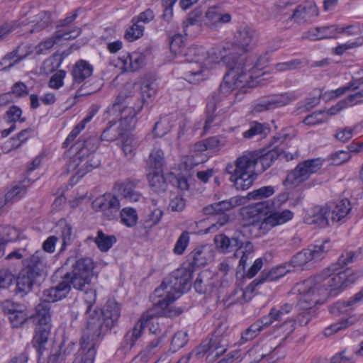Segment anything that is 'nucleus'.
Wrapping results in <instances>:
<instances>
[{"label": "nucleus", "mask_w": 363, "mask_h": 363, "mask_svg": "<svg viewBox=\"0 0 363 363\" xmlns=\"http://www.w3.org/2000/svg\"><path fill=\"white\" fill-rule=\"evenodd\" d=\"M357 257V252L346 250L336 263L303 282V299L308 306L321 303L329 296H336L340 291L353 282L354 277L348 268L337 271L353 263Z\"/></svg>", "instance_id": "nucleus-1"}, {"label": "nucleus", "mask_w": 363, "mask_h": 363, "mask_svg": "<svg viewBox=\"0 0 363 363\" xmlns=\"http://www.w3.org/2000/svg\"><path fill=\"white\" fill-rule=\"evenodd\" d=\"M282 148H264L258 151H247L238 157L234 164H228L225 171L230 175L229 180L238 191L248 189L257 179L278 158L281 157Z\"/></svg>", "instance_id": "nucleus-2"}, {"label": "nucleus", "mask_w": 363, "mask_h": 363, "mask_svg": "<svg viewBox=\"0 0 363 363\" xmlns=\"http://www.w3.org/2000/svg\"><path fill=\"white\" fill-rule=\"evenodd\" d=\"M223 62L228 70L224 76L218 90L215 92L208 101H214L216 105L229 96L231 92L238 88L249 84L251 79L257 78L258 71L263 69V66L257 61H245L237 53L229 52L222 57Z\"/></svg>", "instance_id": "nucleus-3"}, {"label": "nucleus", "mask_w": 363, "mask_h": 363, "mask_svg": "<svg viewBox=\"0 0 363 363\" xmlns=\"http://www.w3.org/2000/svg\"><path fill=\"white\" fill-rule=\"evenodd\" d=\"M273 202L267 200L243 207L240 210L243 226L257 227L259 235H265L273 228L292 219L294 213L289 210L275 211L267 216L264 210L271 208Z\"/></svg>", "instance_id": "nucleus-4"}, {"label": "nucleus", "mask_w": 363, "mask_h": 363, "mask_svg": "<svg viewBox=\"0 0 363 363\" xmlns=\"http://www.w3.org/2000/svg\"><path fill=\"white\" fill-rule=\"evenodd\" d=\"M191 278V272L181 267L162 281L151 294L150 298L155 305L164 310L189 289Z\"/></svg>", "instance_id": "nucleus-5"}, {"label": "nucleus", "mask_w": 363, "mask_h": 363, "mask_svg": "<svg viewBox=\"0 0 363 363\" xmlns=\"http://www.w3.org/2000/svg\"><path fill=\"white\" fill-rule=\"evenodd\" d=\"M120 306L114 301H108L101 313V317L92 318L87 322V327L80 340L83 348L96 350L101 335L111 329L120 317Z\"/></svg>", "instance_id": "nucleus-6"}, {"label": "nucleus", "mask_w": 363, "mask_h": 363, "mask_svg": "<svg viewBox=\"0 0 363 363\" xmlns=\"http://www.w3.org/2000/svg\"><path fill=\"white\" fill-rule=\"evenodd\" d=\"M99 145V140L96 136L80 140L71 145L70 148L75 151V154L68 164V169L69 171L75 172L73 178H82L99 166L100 160L94 155Z\"/></svg>", "instance_id": "nucleus-7"}, {"label": "nucleus", "mask_w": 363, "mask_h": 363, "mask_svg": "<svg viewBox=\"0 0 363 363\" xmlns=\"http://www.w3.org/2000/svg\"><path fill=\"white\" fill-rule=\"evenodd\" d=\"M188 63L184 67L183 78L191 84L203 81L207 77L206 61L208 54L202 46H191L181 50Z\"/></svg>", "instance_id": "nucleus-8"}, {"label": "nucleus", "mask_w": 363, "mask_h": 363, "mask_svg": "<svg viewBox=\"0 0 363 363\" xmlns=\"http://www.w3.org/2000/svg\"><path fill=\"white\" fill-rule=\"evenodd\" d=\"M228 328L226 322H219L212 337L209 340L203 341L189 355L201 358L208 353V356L212 355L213 358H217L223 354L228 347L229 342L227 338Z\"/></svg>", "instance_id": "nucleus-9"}, {"label": "nucleus", "mask_w": 363, "mask_h": 363, "mask_svg": "<svg viewBox=\"0 0 363 363\" xmlns=\"http://www.w3.org/2000/svg\"><path fill=\"white\" fill-rule=\"evenodd\" d=\"M67 262L72 264V269L67 272L72 281L74 289L79 291L85 290L91 284L94 275V264L89 257H69Z\"/></svg>", "instance_id": "nucleus-10"}, {"label": "nucleus", "mask_w": 363, "mask_h": 363, "mask_svg": "<svg viewBox=\"0 0 363 363\" xmlns=\"http://www.w3.org/2000/svg\"><path fill=\"white\" fill-rule=\"evenodd\" d=\"M330 247V241L325 240L320 245H313L297 252L289 262L294 271L303 270L310 262L322 259Z\"/></svg>", "instance_id": "nucleus-11"}, {"label": "nucleus", "mask_w": 363, "mask_h": 363, "mask_svg": "<svg viewBox=\"0 0 363 363\" xmlns=\"http://www.w3.org/2000/svg\"><path fill=\"white\" fill-rule=\"evenodd\" d=\"M323 165L320 158L305 160L298 165L289 173L286 178L287 184L296 186L304 182L313 174L319 171Z\"/></svg>", "instance_id": "nucleus-12"}, {"label": "nucleus", "mask_w": 363, "mask_h": 363, "mask_svg": "<svg viewBox=\"0 0 363 363\" xmlns=\"http://www.w3.org/2000/svg\"><path fill=\"white\" fill-rule=\"evenodd\" d=\"M150 323L149 330L152 334H158L160 328L157 320L149 319L147 316H143L134 325L131 330L126 333L122 345L126 350H130L135 342L141 337L143 330Z\"/></svg>", "instance_id": "nucleus-13"}, {"label": "nucleus", "mask_w": 363, "mask_h": 363, "mask_svg": "<svg viewBox=\"0 0 363 363\" xmlns=\"http://www.w3.org/2000/svg\"><path fill=\"white\" fill-rule=\"evenodd\" d=\"M93 71V66L86 60H79L74 65L72 71L73 82L77 84L84 82L76 92V97L89 95L95 91L94 89H89L84 91L85 88H86V81L91 77Z\"/></svg>", "instance_id": "nucleus-14"}, {"label": "nucleus", "mask_w": 363, "mask_h": 363, "mask_svg": "<svg viewBox=\"0 0 363 363\" xmlns=\"http://www.w3.org/2000/svg\"><path fill=\"white\" fill-rule=\"evenodd\" d=\"M299 96L295 91H289L270 96L261 100L253 108L254 112L260 113L265 111L274 110L286 106L296 101Z\"/></svg>", "instance_id": "nucleus-15"}, {"label": "nucleus", "mask_w": 363, "mask_h": 363, "mask_svg": "<svg viewBox=\"0 0 363 363\" xmlns=\"http://www.w3.org/2000/svg\"><path fill=\"white\" fill-rule=\"evenodd\" d=\"M1 308L13 328L21 327L28 318L26 306L11 300L2 302Z\"/></svg>", "instance_id": "nucleus-16"}, {"label": "nucleus", "mask_w": 363, "mask_h": 363, "mask_svg": "<svg viewBox=\"0 0 363 363\" xmlns=\"http://www.w3.org/2000/svg\"><path fill=\"white\" fill-rule=\"evenodd\" d=\"M48 257L46 254L41 251L37 250L29 258L23 260V269L26 273H29L35 277H39L46 273L48 267Z\"/></svg>", "instance_id": "nucleus-17"}, {"label": "nucleus", "mask_w": 363, "mask_h": 363, "mask_svg": "<svg viewBox=\"0 0 363 363\" xmlns=\"http://www.w3.org/2000/svg\"><path fill=\"white\" fill-rule=\"evenodd\" d=\"M330 220L333 223H342L347 220L352 210L350 200L344 199L326 203Z\"/></svg>", "instance_id": "nucleus-18"}, {"label": "nucleus", "mask_w": 363, "mask_h": 363, "mask_svg": "<svg viewBox=\"0 0 363 363\" xmlns=\"http://www.w3.org/2000/svg\"><path fill=\"white\" fill-rule=\"evenodd\" d=\"M93 204L103 212L108 220L116 218L121 206L118 199L111 194H104L102 197L96 199Z\"/></svg>", "instance_id": "nucleus-19"}, {"label": "nucleus", "mask_w": 363, "mask_h": 363, "mask_svg": "<svg viewBox=\"0 0 363 363\" xmlns=\"http://www.w3.org/2000/svg\"><path fill=\"white\" fill-rule=\"evenodd\" d=\"M72 281L67 273L55 286L43 291V298L47 301H57L65 298L70 292Z\"/></svg>", "instance_id": "nucleus-20"}, {"label": "nucleus", "mask_w": 363, "mask_h": 363, "mask_svg": "<svg viewBox=\"0 0 363 363\" xmlns=\"http://www.w3.org/2000/svg\"><path fill=\"white\" fill-rule=\"evenodd\" d=\"M318 16V9L312 1H306L298 5L294 11L291 17L296 23H311Z\"/></svg>", "instance_id": "nucleus-21"}, {"label": "nucleus", "mask_w": 363, "mask_h": 363, "mask_svg": "<svg viewBox=\"0 0 363 363\" xmlns=\"http://www.w3.org/2000/svg\"><path fill=\"white\" fill-rule=\"evenodd\" d=\"M138 181L132 179H125L121 182H117L114 185V189L118 194L127 202L138 201L142 194L138 190Z\"/></svg>", "instance_id": "nucleus-22"}, {"label": "nucleus", "mask_w": 363, "mask_h": 363, "mask_svg": "<svg viewBox=\"0 0 363 363\" xmlns=\"http://www.w3.org/2000/svg\"><path fill=\"white\" fill-rule=\"evenodd\" d=\"M329 216L326 203L324 206H315L311 208L304 217V222L308 225H316L320 228L328 227Z\"/></svg>", "instance_id": "nucleus-23"}, {"label": "nucleus", "mask_w": 363, "mask_h": 363, "mask_svg": "<svg viewBox=\"0 0 363 363\" xmlns=\"http://www.w3.org/2000/svg\"><path fill=\"white\" fill-rule=\"evenodd\" d=\"M246 202L244 196H236L228 200H223L217 203H214L206 206L203 208V213L205 215H214L223 213L233 208L241 206Z\"/></svg>", "instance_id": "nucleus-24"}, {"label": "nucleus", "mask_w": 363, "mask_h": 363, "mask_svg": "<svg viewBox=\"0 0 363 363\" xmlns=\"http://www.w3.org/2000/svg\"><path fill=\"white\" fill-rule=\"evenodd\" d=\"M291 272H294V270L292 269V267H291L289 262H285L273 267L269 272L263 271L260 276L251 283V285L257 286L263 284L267 280L269 281H275Z\"/></svg>", "instance_id": "nucleus-25"}, {"label": "nucleus", "mask_w": 363, "mask_h": 363, "mask_svg": "<svg viewBox=\"0 0 363 363\" xmlns=\"http://www.w3.org/2000/svg\"><path fill=\"white\" fill-rule=\"evenodd\" d=\"M235 45L242 52L250 50L256 42V33L247 26L241 27L235 35Z\"/></svg>", "instance_id": "nucleus-26"}, {"label": "nucleus", "mask_w": 363, "mask_h": 363, "mask_svg": "<svg viewBox=\"0 0 363 363\" xmlns=\"http://www.w3.org/2000/svg\"><path fill=\"white\" fill-rule=\"evenodd\" d=\"M51 328V324L36 325L35 334L32 340V345L37 350L39 356L42 355L46 350V345L50 335Z\"/></svg>", "instance_id": "nucleus-27"}, {"label": "nucleus", "mask_w": 363, "mask_h": 363, "mask_svg": "<svg viewBox=\"0 0 363 363\" xmlns=\"http://www.w3.org/2000/svg\"><path fill=\"white\" fill-rule=\"evenodd\" d=\"M294 305L291 303H285L279 307H273L270 309L269 313L262 316L264 320L268 327L276 321L285 320L286 318L294 309Z\"/></svg>", "instance_id": "nucleus-28"}, {"label": "nucleus", "mask_w": 363, "mask_h": 363, "mask_svg": "<svg viewBox=\"0 0 363 363\" xmlns=\"http://www.w3.org/2000/svg\"><path fill=\"white\" fill-rule=\"evenodd\" d=\"M123 68L127 72H135L140 69L145 62V56L140 52L126 53L120 57Z\"/></svg>", "instance_id": "nucleus-29"}, {"label": "nucleus", "mask_w": 363, "mask_h": 363, "mask_svg": "<svg viewBox=\"0 0 363 363\" xmlns=\"http://www.w3.org/2000/svg\"><path fill=\"white\" fill-rule=\"evenodd\" d=\"M337 34H338L337 26L336 25H331L310 29L308 31L307 38L311 40H317L324 38H336Z\"/></svg>", "instance_id": "nucleus-30"}, {"label": "nucleus", "mask_w": 363, "mask_h": 363, "mask_svg": "<svg viewBox=\"0 0 363 363\" xmlns=\"http://www.w3.org/2000/svg\"><path fill=\"white\" fill-rule=\"evenodd\" d=\"M267 327L268 325L264 320V318L262 317L260 318L242 333L238 343L241 345L254 340L262 330Z\"/></svg>", "instance_id": "nucleus-31"}, {"label": "nucleus", "mask_w": 363, "mask_h": 363, "mask_svg": "<svg viewBox=\"0 0 363 363\" xmlns=\"http://www.w3.org/2000/svg\"><path fill=\"white\" fill-rule=\"evenodd\" d=\"M350 89L356 91L342 100L346 108L363 102V78L351 81Z\"/></svg>", "instance_id": "nucleus-32"}, {"label": "nucleus", "mask_w": 363, "mask_h": 363, "mask_svg": "<svg viewBox=\"0 0 363 363\" xmlns=\"http://www.w3.org/2000/svg\"><path fill=\"white\" fill-rule=\"evenodd\" d=\"M206 25L208 27H216L229 23L231 16L229 13H222L216 8L211 7L206 12Z\"/></svg>", "instance_id": "nucleus-33"}, {"label": "nucleus", "mask_w": 363, "mask_h": 363, "mask_svg": "<svg viewBox=\"0 0 363 363\" xmlns=\"http://www.w3.org/2000/svg\"><path fill=\"white\" fill-rule=\"evenodd\" d=\"M37 277L29 273H26V271L22 269L16 279V293L21 294V296L27 294L30 291Z\"/></svg>", "instance_id": "nucleus-34"}, {"label": "nucleus", "mask_w": 363, "mask_h": 363, "mask_svg": "<svg viewBox=\"0 0 363 363\" xmlns=\"http://www.w3.org/2000/svg\"><path fill=\"white\" fill-rule=\"evenodd\" d=\"M53 302L43 298V301L36 306L35 314L33 315L36 325L51 324L50 303Z\"/></svg>", "instance_id": "nucleus-35"}, {"label": "nucleus", "mask_w": 363, "mask_h": 363, "mask_svg": "<svg viewBox=\"0 0 363 363\" xmlns=\"http://www.w3.org/2000/svg\"><path fill=\"white\" fill-rule=\"evenodd\" d=\"M206 264V259L203 256V248L197 247L189 254L188 261L184 263L182 267L190 271L191 274H193V272L197 267L203 266Z\"/></svg>", "instance_id": "nucleus-36"}, {"label": "nucleus", "mask_w": 363, "mask_h": 363, "mask_svg": "<svg viewBox=\"0 0 363 363\" xmlns=\"http://www.w3.org/2000/svg\"><path fill=\"white\" fill-rule=\"evenodd\" d=\"M147 179L152 189L161 193L166 191L167 183L163 175V170H151L147 174Z\"/></svg>", "instance_id": "nucleus-37"}, {"label": "nucleus", "mask_w": 363, "mask_h": 363, "mask_svg": "<svg viewBox=\"0 0 363 363\" xmlns=\"http://www.w3.org/2000/svg\"><path fill=\"white\" fill-rule=\"evenodd\" d=\"M165 164V159L163 150L159 146H154L147 160V165L151 170H162Z\"/></svg>", "instance_id": "nucleus-38"}, {"label": "nucleus", "mask_w": 363, "mask_h": 363, "mask_svg": "<svg viewBox=\"0 0 363 363\" xmlns=\"http://www.w3.org/2000/svg\"><path fill=\"white\" fill-rule=\"evenodd\" d=\"M361 301L363 300L361 296H359V293H357L347 301H337L330 306L329 311L330 313L334 315L346 313L352 308L354 303Z\"/></svg>", "instance_id": "nucleus-39"}, {"label": "nucleus", "mask_w": 363, "mask_h": 363, "mask_svg": "<svg viewBox=\"0 0 363 363\" xmlns=\"http://www.w3.org/2000/svg\"><path fill=\"white\" fill-rule=\"evenodd\" d=\"M216 106L214 101H208L206 105V119L203 127L202 134H206L213 127L220 125L221 120L215 114Z\"/></svg>", "instance_id": "nucleus-40"}, {"label": "nucleus", "mask_w": 363, "mask_h": 363, "mask_svg": "<svg viewBox=\"0 0 363 363\" xmlns=\"http://www.w3.org/2000/svg\"><path fill=\"white\" fill-rule=\"evenodd\" d=\"M21 46L6 54L0 60V69L7 71L23 60L26 55H20Z\"/></svg>", "instance_id": "nucleus-41"}, {"label": "nucleus", "mask_w": 363, "mask_h": 363, "mask_svg": "<svg viewBox=\"0 0 363 363\" xmlns=\"http://www.w3.org/2000/svg\"><path fill=\"white\" fill-rule=\"evenodd\" d=\"M137 122L136 111L132 108H124L122 111V117L119 120V128L125 134L127 131L133 129Z\"/></svg>", "instance_id": "nucleus-42"}, {"label": "nucleus", "mask_w": 363, "mask_h": 363, "mask_svg": "<svg viewBox=\"0 0 363 363\" xmlns=\"http://www.w3.org/2000/svg\"><path fill=\"white\" fill-rule=\"evenodd\" d=\"M60 230V237L62 239V246L60 252L65 250L67 246L70 245L72 241V227L66 220H60L57 225Z\"/></svg>", "instance_id": "nucleus-43"}, {"label": "nucleus", "mask_w": 363, "mask_h": 363, "mask_svg": "<svg viewBox=\"0 0 363 363\" xmlns=\"http://www.w3.org/2000/svg\"><path fill=\"white\" fill-rule=\"evenodd\" d=\"M125 106L123 101H121L120 98H117L114 104L110 107H108L104 113V117L106 120L111 121L112 123H116V120L118 119L119 117H122V111L124 108H128Z\"/></svg>", "instance_id": "nucleus-44"}, {"label": "nucleus", "mask_w": 363, "mask_h": 363, "mask_svg": "<svg viewBox=\"0 0 363 363\" xmlns=\"http://www.w3.org/2000/svg\"><path fill=\"white\" fill-rule=\"evenodd\" d=\"M123 136L122 150L125 155L128 158L130 159L135 155L136 149L139 145V142L133 135L125 134Z\"/></svg>", "instance_id": "nucleus-45"}, {"label": "nucleus", "mask_w": 363, "mask_h": 363, "mask_svg": "<svg viewBox=\"0 0 363 363\" xmlns=\"http://www.w3.org/2000/svg\"><path fill=\"white\" fill-rule=\"evenodd\" d=\"M94 242L101 252H107L116 242V238L114 235H107L101 230H99Z\"/></svg>", "instance_id": "nucleus-46"}, {"label": "nucleus", "mask_w": 363, "mask_h": 363, "mask_svg": "<svg viewBox=\"0 0 363 363\" xmlns=\"http://www.w3.org/2000/svg\"><path fill=\"white\" fill-rule=\"evenodd\" d=\"M96 353V350H94L91 347L85 349L83 348V346L80 345V348L76 354L75 358L72 363H94Z\"/></svg>", "instance_id": "nucleus-47"}, {"label": "nucleus", "mask_w": 363, "mask_h": 363, "mask_svg": "<svg viewBox=\"0 0 363 363\" xmlns=\"http://www.w3.org/2000/svg\"><path fill=\"white\" fill-rule=\"evenodd\" d=\"M120 216L121 222L129 228L135 226L138 218L135 209L130 207L123 208L120 213Z\"/></svg>", "instance_id": "nucleus-48"}, {"label": "nucleus", "mask_w": 363, "mask_h": 363, "mask_svg": "<svg viewBox=\"0 0 363 363\" xmlns=\"http://www.w3.org/2000/svg\"><path fill=\"white\" fill-rule=\"evenodd\" d=\"M307 65V62L302 59H294L288 62H279L274 65L278 72H287L300 69Z\"/></svg>", "instance_id": "nucleus-49"}, {"label": "nucleus", "mask_w": 363, "mask_h": 363, "mask_svg": "<svg viewBox=\"0 0 363 363\" xmlns=\"http://www.w3.org/2000/svg\"><path fill=\"white\" fill-rule=\"evenodd\" d=\"M108 126L104 129L101 135V140L104 141H113L118 139L119 137L125 135L123 130L118 126L117 130L113 128V126L116 124L109 121L108 122Z\"/></svg>", "instance_id": "nucleus-50"}, {"label": "nucleus", "mask_w": 363, "mask_h": 363, "mask_svg": "<svg viewBox=\"0 0 363 363\" xmlns=\"http://www.w3.org/2000/svg\"><path fill=\"white\" fill-rule=\"evenodd\" d=\"M274 194V187L271 186H265L249 192L247 196L245 198L246 199V201L251 199L259 200L264 198H268L273 195Z\"/></svg>", "instance_id": "nucleus-51"}, {"label": "nucleus", "mask_w": 363, "mask_h": 363, "mask_svg": "<svg viewBox=\"0 0 363 363\" xmlns=\"http://www.w3.org/2000/svg\"><path fill=\"white\" fill-rule=\"evenodd\" d=\"M275 330L278 335L284 336L282 340H284L295 330V321L292 318H287L282 323L276 325Z\"/></svg>", "instance_id": "nucleus-52"}, {"label": "nucleus", "mask_w": 363, "mask_h": 363, "mask_svg": "<svg viewBox=\"0 0 363 363\" xmlns=\"http://www.w3.org/2000/svg\"><path fill=\"white\" fill-rule=\"evenodd\" d=\"M0 236V240H1L6 245L7 242L16 240L18 238L19 232L13 226H1Z\"/></svg>", "instance_id": "nucleus-53"}, {"label": "nucleus", "mask_w": 363, "mask_h": 363, "mask_svg": "<svg viewBox=\"0 0 363 363\" xmlns=\"http://www.w3.org/2000/svg\"><path fill=\"white\" fill-rule=\"evenodd\" d=\"M144 27L133 19V25L129 27L125 33V38L130 42L140 38L143 35Z\"/></svg>", "instance_id": "nucleus-54"}, {"label": "nucleus", "mask_w": 363, "mask_h": 363, "mask_svg": "<svg viewBox=\"0 0 363 363\" xmlns=\"http://www.w3.org/2000/svg\"><path fill=\"white\" fill-rule=\"evenodd\" d=\"M226 143V138L222 135L210 137L206 139V145L208 150L213 152L219 151Z\"/></svg>", "instance_id": "nucleus-55"}, {"label": "nucleus", "mask_w": 363, "mask_h": 363, "mask_svg": "<svg viewBox=\"0 0 363 363\" xmlns=\"http://www.w3.org/2000/svg\"><path fill=\"white\" fill-rule=\"evenodd\" d=\"M171 128L170 119L165 116L160 118V121L155 123L153 133L157 137H162L170 131Z\"/></svg>", "instance_id": "nucleus-56"}, {"label": "nucleus", "mask_w": 363, "mask_h": 363, "mask_svg": "<svg viewBox=\"0 0 363 363\" xmlns=\"http://www.w3.org/2000/svg\"><path fill=\"white\" fill-rule=\"evenodd\" d=\"M230 239V245L232 251L235 249H245V245L248 241L245 234L241 230H236Z\"/></svg>", "instance_id": "nucleus-57"}, {"label": "nucleus", "mask_w": 363, "mask_h": 363, "mask_svg": "<svg viewBox=\"0 0 363 363\" xmlns=\"http://www.w3.org/2000/svg\"><path fill=\"white\" fill-rule=\"evenodd\" d=\"M187 333L184 331L177 332L172 337L171 342V350L173 352L182 348L187 342Z\"/></svg>", "instance_id": "nucleus-58"}, {"label": "nucleus", "mask_w": 363, "mask_h": 363, "mask_svg": "<svg viewBox=\"0 0 363 363\" xmlns=\"http://www.w3.org/2000/svg\"><path fill=\"white\" fill-rule=\"evenodd\" d=\"M194 289L199 294L210 293L212 291V281L207 279L204 281V277L202 274H199L194 282Z\"/></svg>", "instance_id": "nucleus-59"}, {"label": "nucleus", "mask_w": 363, "mask_h": 363, "mask_svg": "<svg viewBox=\"0 0 363 363\" xmlns=\"http://www.w3.org/2000/svg\"><path fill=\"white\" fill-rule=\"evenodd\" d=\"M214 242L216 247L223 252H232L230 239L224 234H219L215 236Z\"/></svg>", "instance_id": "nucleus-60"}, {"label": "nucleus", "mask_w": 363, "mask_h": 363, "mask_svg": "<svg viewBox=\"0 0 363 363\" xmlns=\"http://www.w3.org/2000/svg\"><path fill=\"white\" fill-rule=\"evenodd\" d=\"M189 242V234L187 231L183 232L177 240L173 252L174 254L181 255L184 253L185 249Z\"/></svg>", "instance_id": "nucleus-61"}, {"label": "nucleus", "mask_w": 363, "mask_h": 363, "mask_svg": "<svg viewBox=\"0 0 363 363\" xmlns=\"http://www.w3.org/2000/svg\"><path fill=\"white\" fill-rule=\"evenodd\" d=\"M320 96H323V95H320L319 96L309 97L303 101H300L297 104L298 109L301 110V112H307L311 111L312 108L319 104Z\"/></svg>", "instance_id": "nucleus-62"}, {"label": "nucleus", "mask_w": 363, "mask_h": 363, "mask_svg": "<svg viewBox=\"0 0 363 363\" xmlns=\"http://www.w3.org/2000/svg\"><path fill=\"white\" fill-rule=\"evenodd\" d=\"M57 43L56 36L49 38L42 42H40L35 48L37 54H47L48 53L52 47Z\"/></svg>", "instance_id": "nucleus-63"}, {"label": "nucleus", "mask_w": 363, "mask_h": 363, "mask_svg": "<svg viewBox=\"0 0 363 363\" xmlns=\"http://www.w3.org/2000/svg\"><path fill=\"white\" fill-rule=\"evenodd\" d=\"M353 354H348L346 350L337 352L332 357L330 363H354Z\"/></svg>", "instance_id": "nucleus-64"}]
</instances>
